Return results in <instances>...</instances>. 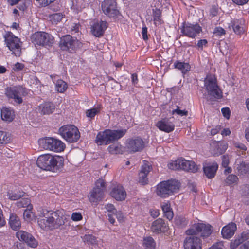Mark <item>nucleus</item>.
I'll use <instances>...</instances> for the list:
<instances>
[{
  "label": "nucleus",
  "instance_id": "338daca9",
  "mask_svg": "<svg viewBox=\"0 0 249 249\" xmlns=\"http://www.w3.org/2000/svg\"><path fill=\"white\" fill-rule=\"evenodd\" d=\"M163 213L164 216L166 217L167 219H168L169 220H172L174 217V213L172 211V209L168 211H167L164 213Z\"/></svg>",
  "mask_w": 249,
  "mask_h": 249
},
{
  "label": "nucleus",
  "instance_id": "5fc2aeb1",
  "mask_svg": "<svg viewBox=\"0 0 249 249\" xmlns=\"http://www.w3.org/2000/svg\"><path fill=\"white\" fill-rule=\"evenodd\" d=\"M209 249H224V242H217L213 244Z\"/></svg>",
  "mask_w": 249,
  "mask_h": 249
},
{
  "label": "nucleus",
  "instance_id": "603ef678",
  "mask_svg": "<svg viewBox=\"0 0 249 249\" xmlns=\"http://www.w3.org/2000/svg\"><path fill=\"white\" fill-rule=\"evenodd\" d=\"M83 216L81 213L79 212H73L71 214V219L73 221H79L82 220Z\"/></svg>",
  "mask_w": 249,
  "mask_h": 249
},
{
  "label": "nucleus",
  "instance_id": "0eeeda50",
  "mask_svg": "<svg viewBox=\"0 0 249 249\" xmlns=\"http://www.w3.org/2000/svg\"><path fill=\"white\" fill-rule=\"evenodd\" d=\"M58 134L66 141L70 143L77 142L80 138V133L75 125L67 124L61 126L58 130Z\"/></svg>",
  "mask_w": 249,
  "mask_h": 249
},
{
  "label": "nucleus",
  "instance_id": "c756f323",
  "mask_svg": "<svg viewBox=\"0 0 249 249\" xmlns=\"http://www.w3.org/2000/svg\"><path fill=\"white\" fill-rule=\"evenodd\" d=\"M15 116L14 111L10 107H4L1 109V119L4 121L11 122Z\"/></svg>",
  "mask_w": 249,
  "mask_h": 249
},
{
  "label": "nucleus",
  "instance_id": "69168bd1",
  "mask_svg": "<svg viewBox=\"0 0 249 249\" xmlns=\"http://www.w3.org/2000/svg\"><path fill=\"white\" fill-rule=\"evenodd\" d=\"M161 208L163 213L172 209L170 203L169 202L163 203L161 205Z\"/></svg>",
  "mask_w": 249,
  "mask_h": 249
},
{
  "label": "nucleus",
  "instance_id": "13d9d810",
  "mask_svg": "<svg viewBox=\"0 0 249 249\" xmlns=\"http://www.w3.org/2000/svg\"><path fill=\"white\" fill-rule=\"evenodd\" d=\"M24 68V65L23 64L17 62L13 68V70L15 71H18L22 70Z\"/></svg>",
  "mask_w": 249,
  "mask_h": 249
},
{
  "label": "nucleus",
  "instance_id": "b1692460",
  "mask_svg": "<svg viewBox=\"0 0 249 249\" xmlns=\"http://www.w3.org/2000/svg\"><path fill=\"white\" fill-rule=\"evenodd\" d=\"M108 24L105 21H101L99 22H95L91 27V32L93 35L96 37L102 36L106 29L107 28Z\"/></svg>",
  "mask_w": 249,
  "mask_h": 249
},
{
  "label": "nucleus",
  "instance_id": "de8ad7c7",
  "mask_svg": "<svg viewBox=\"0 0 249 249\" xmlns=\"http://www.w3.org/2000/svg\"><path fill=\"white\" fill-rule=\"evenodd\" d=\"M83 240L85 242H87L89 244H94L96 242V238L91 234H86Z\"/></svg>",
  "mask_w": 249,
  "mask_h": 249
},
{
  "label": "nucleus",
  "instance_id": "7c9ffc66",
  "mask_svg": "<svg viewBox=\"0 0 249 249\" xmlns=\"http://www.w3.org/2000/svg\"><path fill=\"white\" fill-rule=\"evenodd\" d=\"M8 223L11 228L14 231H18L21 227L20 220L15 213L10 214Z\"/></svg>",
  "mask_w": 249,
  "mask_h": 249
},
{
  "label": "nucleus",
  "instance_id": "8fccbe9b",
  "mask_svg": "<svg viewBox=\"0 0 249 249\" xmlns=\"http://www.w3.org/2000/svg\"><path fill=\"white\" fill-rule=\"evenodd\" d=\"M243 240L240 238H237L232 240L230 243L231 249H236L237 247L241 244Z\"/></svg>",
  "mask_w": 249,
  "mask_h": 249
},
{
  "label": "nucleus",
  "instance_id": "49530a36",
  "mask_svg": "<svg viewBox=\"0 0 249 249\" xmlns=\"http://www.w3.org/2000/svg\"><path fill=\"white\" fill-rule=\"evenodd\" d=\"M33 206H29V208H27L23 213L24 219L27 221H30L32 220V210Z\"/></svg>",
  "mask_w": 249,
  "mask_h": 249
},
{
  "label": "nucleus",
  "instance_id": "473e14b6",
  "mask_svg": "<svg viewBox=\"0 0 249 249\" xmlns=\"http://www.w3.org/2000/svg\"><path fill=\"white\" fill-rule=\"evenodd\" d=\"M152 17L153 18L154 24L157 26L163 23L162 19V10L156 8L152 9Z\"/></svg>",
  "mask_w": 249,
  "mask_h": 249
},
{
  "label": "nucleus",
  "instance_id": "a211bd4d",
  "mask_svg": "<svg viewBox=\"0 0 249 249\" xmlns=\"http://www.w3.org/2000/svg\"><path fill=\"white\" fill-rule=\"evenodd\" d=\"M125 147L131 153L140 152L145 147V143L140 137H135L126 140Z\"/></svg>",
  "mask_w": 249,
  "mask_h": 249
},
{
  "label": "nucleus",
  "instance_id": "0e129e2a",
  "mask_svg": "<svg viewBox=\"0 0 249 249\" xmlns=\"http://www.w3.org/2000/svg\"><path fill=\"white\" fill-rule=\"evenodd\" d=\"M105 208L109 213H115V212H116L117 211L115 209L114 205L112 204H107L105 206Z\"/></svg>",
  "mask_w": 249,
  "mask_h": 249
},
{
  "label": "nucleus",
  "instance_id": "e2e57ef3",
  "mask_svg": "<svg viewBox=\"0 0 249 249\" xmlns=\"http://www.w3.org/2000/svg\"><path fill=\"white\" fill-rule=\"evenodd\" d=\"M142 38L144 40L146 41L148 40V37L147 36V28L145 25L143 26L142 28Z\"/></svg>",
  "mask_w": 249,
  "mask_h": 249
},
{
  "label": "nucleus",
  "instance_id": "3c124183",
  "mask_svg": "<svg viewBox=\"0 0 249 249\" xmlns=\"http://www.w3.org/2000/svg\"><path fill=\"white\" fill-rule=\"evenodd\" d=\"M55 0H36L40 7H46Z\"/></svg>",
  "mask_w": 249,
  "mask_h": 249
},
{
  "label": "nucleus",
  "instance_id": "a18cd8bd",
  "mask_svg": "<svg viewBox=\"0 0 249 249\" xmlns=\"http://www.w3.org/2000/svg\"><path fill=\"white\" fill-rule=\"evenodd\" d=\"M17 206L19 208H29V206H32L31 200L28 198H24L17 202Z\"/></svg>",
  "mask_w": 249,
  "mask_h": 249
},
{
  "label": "nucleus",
  "instance_id": "f704fd0d",
  "mask_svg": "<svg viewBox=\"0 0 249 249\" xmlns=\"http://www.w3.org/2000/svg\"><path fill=\"white\" fill-rule=\"evenodd\" d=\"M236 169L238 175L249 176V163L242 161L236 165Z\"/></svg>",
  "mask_w": 249,
  "mask_h": 249
},
{
  "label": "nucleus",
  "instance_id": "c9c22d12",
  "mask_svg": "<svg viewBox=\"0 0 249 249\" xmlns=\"http://www.w3.org/2000/svg\"><path fill=\"white\" fill-rule=\"evenodd\" d=\"M227 148L228 145L227 143L223 142H217L213 150V154L217 156L221 155L226 150Z\"/></svg>",
  "mask_w": 249,
  "mask_h": 249
},
{
  "label": "nucleus",
  "instance_id": "58836bf2",
  "mask_svg": "<svg viewBox=\"0 0 249 249\" xmlns=\"http://www.w3.org/2000/svg\"><path fill=\"white\" fill-rule=\"evenodd\" d=\"M67 83L61 79H58L55 83V89L59 93H64L67 89Z\"/></svg>",
  "mask_w": 249,
  "mask_h": 249
},
{
  "label": "nucleus",
  "instance_id": "2eb2a0df",
  "mask_svg": "<svg viewBox=\"0 0 249 249\" xmlns=\"http://www.w3.org/2000/svg\"><path fill=\"white\" fill-rule=\"evenodd\" d=\"M81 45V43L76 37L67 35L63 36L59 42V47L63 51L72 53Z\"/></svg>",
  "mask_w": 249,
  "mask_h": 249
},
{
  "label": "nucleus",
  "instance_id": "2f4dec72",
  "mask_svg": "<svg viewBox=\"0 0 249 249\" xmlns=\"http://www.w3.org/2000/svg\"><path fill=\"white\" fill-rule=\"evenodd\" d=\"M41 112L43 114H52L54 110L55 107L52 102H45L39 106Z\"/></svg>",
  "mask_w": 249,
  "mask_h": 249
},
{
  "label": "nucleus",
  "instance_id": "cd10ccee",
  "mask_svg": "<svg viewBox=\"0 0 249 249\" xmlns=\"http://www.w3.org/2000/svg\"><path fill=\"white\" fill-rule=\"evenodd\" d=\"M237 227L235 223L231 222L224 226L221 230V234L225 239H230L234 234Z\"/></svg>",
  "mask_w": 249,
  "mask_h": 249
},
{
  "label": "nucleus",
  "instance_id": "f3484780",
  "mask_svg": "<svg viewBox=\"0 0 249 249\" xmlns=\"http://www.w3.org/2000/svg\"><path fill=\"white\" fill-rule=\"evenodd\" d=\"M101 9L109 18H117L120 14L115 0H104L101 4Z\"/></svg>",
  "mask_w": 249,
  "mask_h": 249
},
{
  "label": "nucleus",
  "instance_id": "20e7f679",
  "mask_svg": "<svg viewBox=\"0 0 249 249\" xmlns=\"http://www.w3.org/2000/svg\"><path fill=\"white\" fill-rule=\"evenodd\" d=\"M180 186V182L176 179L162 181L157 185L156 193L160 197L167 198L176 193Z\"/></svg>",
  "mask_w": 249,
  "mask_h": 249
},
{
  "label": "nucleus",
  "instance_id": "6e6d98bb",
  "mask_svg": "<svg viewBox=\"0 0 249 249\" xmlns=\"http://www.w3.org/2000/svg\"><path fill=\"white\" fill-rule=\"evenodd\" d=\"M229 164V159L228 155H223L222 156V166L224 168H226Z\"/></svg>",
  "mask_w": 249,
  "mask_h": 249
},
{
  "label": "nucleus",
  "instance_id": "864d4df0",
  "mask_svg": "<svg viewBox=\"0 0 249 249\" xmlns=\"http://www.w3.org/2000/svg\"><path fill=\"white\" fill-rule=\"evenodd\" d=\"M213 34L216 36H223L226 34V31L221 27H216L213 30Z\"/></svg>",
  "mask_w": 249,
  "mask_h": 249
},
{
  "label": "nucleus",
  "instance_id": "412c9836",
  "mask_svg": "<svg viewBox=\"0 0 249 249\" xmlns=\"http://www.w3.org/2000/svg\"><path fill=\"white\" fill-rule=\"evenodd\" d=\"M152 169L151 165L148 161L144 160L143 163L141 166V169L139 173V182L142 185H145L148 183L147 178L148 174Z\"/></svg>",
  "mask_w": 249,
  "mask_h": 249
},
{
  "label": "nucleus",
  "instance_id": "79ce46f5",
  "mask_svg": "<svg viewBox=\"0 0 249 249\" xmlns=\"http://www.w3.org/2000/svg\"><path fill=\"white\" fill-rule=\"evenodd\" d=\"M63 16L64 15L61 13L53 14L49 16V19L52 24H57L61 21Z\"/></svg>",
  "mask_w": 249,
  "mask_h": 249
},
{
  "label": "nucleus",
  "instance_id": "39448f33",
  "mask_svg": "<svg viewBox=\"0 0 249 249\" xmlns=\"http://www.w3.org/2000/svg\"><path fill=\"white\" fill-rule=\"evenodd\" d=\"M28 93V89L21 85L7 87L4 89L6 97L9 100H13L18 104L22 103L23 97L27 95Z\"/></svg>",
  "mask_w": 249,
  "mask_h": 249
},
{
  "label": "nucleus",
  "instance_id": "c03bdc74",
  "mask_svg": "<svg viewBox=\"0 0 249 249\" xmlns=\"http://www.w3.org/2000/svg\"><path fill=\"white\" fill-rule=\"evenodd\" d=\"M238 181V178L237 176L231 174L229 175L225 179V183L227 185H231L234 183H237Z\"/></svg>",
  "mask_w": 249,
  "mask_h": 249
},
{
  "label": "nucleus",
  "instance_id": "72a5a7b5",
  "mask_svg": "<svg viewBox=\"0 0 249 249\" xmlns=\"http://www.w3.org/2000/svg\"><path fill=\"white\" fill-rule=\"evenodd\" d=\"M174 68L180 71L182 74H185L190 71L191 66L189 63L176 61L174 62Z\"/></svg>",
  "mask_w": 249,
  "mask_h": 249
},
{
  "label": "nucleus",
  "instance_id": "680f3d73",
  "mask_svg": "<svg viewBox=\"0 0 249 249\" xmlns=\"http://www.w3.org/2000/svg\"><path fill=\"white\" fill-rule=\"evenodd\" d=\"M6 224V221L3 216V211L0 208V228L4 226Z\"/></svg>",
  "mask_w": 249,
  "mask_h": 249
},
{
  "label": "nucleus",
  "instance_id": "a878e982",
  "mask_svg": "<svg viewBox=\"0 0 249 249\" xmlns=\"http://www.w3.org/2000/svg\"><path fill=\"white\" fill-rule=\"evenodd\" d=\"M110 194L112 197L117 201L124 200L126 196V193L124 188L120 184L114 186Z\"/></svg>",
  "mask_w": 249,
  "mask_h": 249
},
{
  "label": "nucleus",
  "instance_id": "dca6fc26",
  "mask_svg": "<svg viewBox=\"0 0 249 249\" xmlns=\"http://www.w3.org/2000/svg\"><path fill=\"white\" fill-rule=\"evenodd\" d=\"M202 28L199 23L183 22L180 27V32L183 36L195 38L201 32Z\"/></svg>",
  "mask_w": 249,
  "mask_h": 249
},
{
  "label": "nucleus",
  "instance_id": "4d7b16f0",
  "mask_svg": "<svg viewBox=\"0 0 249 249\" xmlns=\"http://www.w3.org/2000/svg\"><path fill=\"white\" fill-rule=\"evenodd\" d=\"M208 44V41L206 39H200L198 41L196 46L198 48L201 49V50L203 49V48L204 46L206 47L207 46Z\"/></svg>",
  "mask_w": 249,
  "mask_h": 249
},
{
  "label": "nucleus",
  "instance_id": "f03ea898",
  "mask_svg": "<svg viewBox=\"0 0 249 249\" xmlns=\"http://www.w3.org/2000/svg\"><path fill=\"white\" fill-rule=\"evenodd\" d=\"M36 165L43 170L56 173L63 167L64 158L62 156L50 154H43L37 158Z\"/></svg>",
  "mask_w": 249,
  "mask_h": 249
},
{
  "label": "nucleus",
  "instance_id": "f8f14e48",
  "mask_svg": "<svg viewBox=\"0 0 249 249\" xmlns=\"http://www.w3.org/2000/svg\"><path fill=\"white\" fill-rule=\"evenodd\" d=\"M31 39L35 45L45 47H51L54 41V37L51 34L41 31L33 34Z\"/></svg>",
  "mask_w": 249,
  "mask_h": 249
},
{
  "label": "nucleus",
  "instance_id": "6e6552de",
  "mask_svg": "<svg viewBox=\"0 0 249 249\" xmlns=\"http://www.w3.org/2000/svg\"><path fill=\"white\" fill-rule=\"evenodd\" d=\"M5 43L8 49L16 56L21 54L22 42L21 39L11 32H6L3 35Z\"/></svg>",
  "mask_w": 249,
  "mask_h": 249
},
{
  "label": "nucleus",
  "instance_id": "c85d7f7f",
  "mask_svg": "<svg viewBox=\"0 0 249 249\" xmlns=\"http://www.w3.org/2000/svg\"><path fill=\"white\" fill-rule=\"evenodd\" d=\"M27 194L22 190L19 188H15L12 190H9L7 192V196L11 200H17L26 196Z\"/></svg>",
  "mask_w": 249,
  "mask_h": 249
},
{
  "label": "nucleus",
  "instance_id": "4c0bfd02",
  "mask_svg": "<svg viewBox=\"0 0 249 249\" xmlns=\"http://www.w3.org/2000/svg\"><path fill=\"white\" fill-rule=\"evenodd\" d=\"M107 150L109 153L111 154H122L124 152L123 147L121 145H110Z\"/></svg>",
  "mask_w": 249,
  "mask_h": 249
},
{
  "label": "nucleus",
  "instance_id": "bf43d9fd",
  "mask_svg": "<svg viewBox=\"0 0 249 249\" xmlns=\"http://www.w3.org/2000/svg\"><path fill=\"white\" fill-rule=\"evenodd\" d=\"M221 112L224 117L229 119L231 115V111L228 107H224L221 109Z\"/></svg>",
  "mask_w": 249,
  "mask_h": 249
},
{
  "label": "nucleus",
  "instance_id": "aec40b11",
  "mask_svg": "<svg viewBox=\"0 0 249 249\" xmlns=\"http://www.w3.org/2000/svg\"><path fill=\"white\" fill-rule=\"evenodd\" d=\"M184 249H202V241L198 237L191 235L187 237L184 240Z\"/></svg>",
  "mask_w": 249,
  "mask_h": 249
},
{
  "label": "nucleus",
  "instance_id": "6ab92c4d",
  "mask_svg": "<svg viewBox=\"0 0 249 249\" xmlns=\"http://www.w3.org/2000/svg\"><path fill=\"white\" fill-rule=\"evenodd\" d=\"M16 235L19 240L24 242L32 248H36L38 245L36 239L31 233L26 231H18Z\"/></svg>",
  "mask_w": 249,
  "mask_h": 249
},
{
  "label": "nucleus",
  "instance_id": "a19ab883",
  "mask_svg": "<svg viewBox=\"0 0 249 249\" xmlns=\"http://www.w3.org/2000/svg\"><path fill=\"white\" fill-rule=\"evenodd\" d=\"M143 246L145 249H154L155 243L153 238L150 236L144 238Z\"/></svg>",
  "mask_w": 249,
  "mask_h": 249
},
{
  "label": "nucleus",
  "instance_id": "bb28decb",
  "mask_svg": "<svg viewBox=\"0 0 249 249\" xmlns=\"http://www.w3.org/2000/svg\"><path fill=\"white\" fill-rule=\"evenodd\" d=\"M168 229V226L164 220L160 218L154 221L151 226V231L156 233L164 232L167 231Z\"/></svg>",
  "mask_w": 249,
  "mask_h": 249
},
{
  "label": "nucleus",
  "instance_id": "ddd939ff",
  "mask_svg": "<svg viewBox=\"0 0 249 249\" xmlns=\"http://www.w3.org/2000/svg\"><path fill=\"white\" fill-rule=\"evenodd\" d=\"M213 227L210 224L195 223L185 231L187 235H196L200 234L203 238L209 237L212 233Z\"/></svg>",
  "mask_w": 249,
  "mask_h": 249
},
{
  "label": "nucleus",
  "instance_id": "7ed1b4c3",
  "mask_svg": "<svg viewBox=\"0 0 249 249\" xmlns=\"http://www.w3.org/2000/svg\"><path fill=\"white\" fill-rule=\"evenodd\" d=\"M126 129H106L98 133L95 142L98 145H107L117 141L125 135Z\"/></svg>",
  "mask_w": 249,
  "mask_h": 249
},
{
  "label": "nucleus",
  "instance_id": "774afa93",
  "mask_svg": "<svg viewBox=\"0 0 249 249\" xmlns=\"http://www.w3.org/2000/svg\"><path fill=\"white\" fill-rule=\"evenodd\" d=\"M80 24L79 23H74L71 27V34L76 33L79 32L80 28Z\"/></svg>",
  "mask_w": 249,
  "mask_h": 249
},
{
  "label": "nucleus",
  "instance_id": "f257e3e1",
  "mask_svg": "<svg viewBox=\"0 0 249 249\" xmlns=\"http://www.w3.org/2000/svg\"><path fill=\"white\" fill-rule=\"evenodd\" d=\"M66 219L65 211L64 209L53 211L42 209L38 214L37 223L41 229L47 231L58 228L64 225Z\"/></svg>",
  "mask_w": 249,
  "mask_h": 249
},
{
  "label": "nucleus",
  "instance_id": "1a4fd4ad",
  "mask_svg": "<svg viewBox=\"0 0 249 249\" xmlns=\"http://www.w3.org/2000/svg\"><path fill=\"white\" fill-rule=\"evenodd\" d=\"M168 167L171 170L181 169L192 173H196L198 170L197 165L194 161L187 160L182 158L169 163Z\"/></svg>",
  "mask_w": 249,
  "mask_h": 249
},
{
  "label": "nucleus",
  "instance_id": "4be33fe9",
  "mask_svg": "<svg viewBox=\"0 0 249 249\" xmlns=\"http://www.w3.org/2000/svg\"><path fill=\"white\" fill-rule=\"evenodd\" d=\"M245 20L241 18L239 19H233L231 20L229 27H231L234 33L238 35L244 34L245 31Z\"/></svg>",
  "mask_w": 249,
  "mask_h": 249
},
{
  "label": "nucleus",
  "instance_id": "393cba45",
  "mask_svg": "<svg viewBox=\"0 0 249 249\" xmlns=\"http://www.w3.org/2000/svg\"><path fill=\"white\" fill-rule=\"evenodd\" d=\"M218 168V165L216 162L205 163L203 164V170L204 175L209 179L213 178Z\"/></svg>",
  "mask_w": 249,
  "mask_h": 249
},
{
  "label": "nucleus",
  "instance_id": "5701e85b",
  "mask_svg": "<svg viewBox=\"0 0 249 249\" xmlns=\"http://www.w3.org/2000/svg\"><path fill=\"white\" fill-rule=\"evenodd\" d=\"M156 126L160 130L166 133L171 132L175 129L174 124L170 121V119L167 118L158 121L156 124Z\"/></svg>",
  "mask_w": 249,
  "mask_h": 249
},
{
  "label": "nucleus",
  "instance_id": "052dcab7",
  "mask_svg": "<svg viewBox=\"0 0 249 249\" xmlns=\"http://www.w3.org/2000/svg\"><path fill=\"white\" fill-rule=\"evenodd\" d=\"M131 79L132 85L137 86L139 82L138 74L136 73H132L131 75Z\"/></svg>",
  "mask_w": 249,
  "mask_h": 249
},
{
  "label": "nucleus",
  "instance_id": "423d86ee",
  "mask_svg": "<svg viewBox=\"0 0 249 249\" xmlns=\"http://www.w3.org/2000/svg\"><path fill=\"white\" fill-rule=\"evenodd\" d=\"M38 144L44 149L55 152L63 151L65 144L61 140L54 137H45L38 140Z\"/></svg>",
  "mask_w": 249,
  "mask_h": 249
},
{
  "label": "nucleus",
  "instance_id": "37998d69",
  "mask_svg": "<svg viewBox=\"0 0 249 249\" xmlns=\"http://www.w3.org/2000/svg\"><path fill=\"white\" fill-rule=\"evenodd\" d=\"M10 135L6 132L0 131V144H7L10 142Z\"/></svg>",
  "mask_w": 249,
  "mask_h": 249
},
{
  "label": "nucleus",
  "instance_id": "9d476101",
  "mask_svg": "<svg viewBox=\"0 0 249 249\" xmlns=\"http://www.w3.org/2000/svg\"><path fill=\"white\" fill-rule=\"evenodd\" d=\"M168 167L171 170L181 169L192 173H196L198 170L197 165L194 161L187 160L182 158L169 163Z\"/></svg>",
  "mask_w": 249,
  "mask_h": 249
},
{
  "label": "nucleus",
  "instance_id": "09e8293b",
  "mask_svg": "<svg viewBox=\"0 0 249 249\" xmlns=\"http://www.w3.org/2000/svg\"><path fill=\"white\" fill-rule=\"evenodd\" d=\"M172 114H177L181 116H187L188 111L185 110H180L179 107L177 106V108L172 111Z\"/></svg>",
  "mask_w": 249,
  "mask_h": 249
},
{
  "label": "nucleus",
  "instance_id": "9b49d317",
  "mask_svg": "<svg viewBox=\"0 0 249 249\" xmlns=\"http://www.w3.org/2000/svg\"><path fill=\"white\" fill-rule=\"evenodd\" d=\"M204 87L208 94L216 99H220L222 97V92L217 83V79L212 74L206 76L204 81Z\"/></svg>",
  "mask_w": 249,
  "mask_h": 249
},
{
  "label": "nucleus",
  "instance_id": "ea45409f",
  "mask_svg": "<svg viewBox=\"0 0 249 249\" xmlns=\"http://www.w3.org/2000/svg\"><path fill=\"white\" fill-rule=\"evenodd\" d=\"M102 106L98 105L96 107L91 109H89L86 111V116L91 119L94 118L95 116L98 114L102 109Z\"/></svg>",
  "mask_w": 249,
  "mask_h": 249
},
{
  "label": "nucleus",
  "instance_id": "4468645a",
  "mask_svg": "<svg viewBox=\"0 0 249 249\" xmlns=\"http://www.w3.org/2000/svg\"><path fill=\"white\" fill-rule=\"evenodd\" d=\"M106 191V182L102 179H98L95 182V186L89 193V201L92 203H98L101 201L104 198Z\"/></svg>",
  "mask_w": 249,
  "mask_h": 249
},
{
  "label": "nucleus",
  "instance_id": "e433bc0d",
  "mask_svg": "<svg viewBox=\"0 0 249 249\" xmlns=\"http://www.w3.org/2000/svg\"><path fill=\"white\" fill-rule=\"evenodd\" d=\"M175 224L179 228H183L189 223V220L183 216H177L175 218Z\"/></svg>",
  "mask_w": 249,
  "mask_h": 249
}]
</instances>
